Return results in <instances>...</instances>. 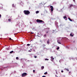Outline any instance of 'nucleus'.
<instances>
[{
  "label": "nucleus",
  "instance_id": "obj_1",
  "mask_svg": "<svg viewBox=\"0 0 77 77\" xmlns=\"http://www.w3.org/2000/svg\"><path fill=\"white\" fill-rule=\"evenodd\" d=\"M23 13L25 14V15H29V14H30V12L28 10H24L23 11Z\"/></svg>",
  "mask_w": 77,
  "mask_h": 77
},
{
  "label": "nucleus",
  "instance_id": "obj_2",
  "mask_svg": "<svg viewBox=\"0 0 77 77\" xmlns=\"http://www.w3.org/2000/svg\"><path fill=\"white\" fill-rule=\"evenodd\" d=\"M36 22L37 23H44V21L42 20H40L39 19H37L36 20Z\"/></svg>",
  "mask_w": 77,
  "mask_h": 77
},
{
  "label": "nucleus",
  "instance_id": "obj_3",
  "mask_svg": "<svg viewBox=\"0 0 77 77\" xmlns=\"http://www.w3.org/2000/svg\"><path fill=\"white\" fill-rule=\"evenodd\" d=\"M26 75H27V73H23L22 74V77H24V76H25Z\"/></svg>",
  "mask_w": 77,
  "mask_h": 77
},
{
  "label": "nucleus",
  "instance_id": "obj_4",
  "mask_svg": "<svg viewBox=\"0 0 77 77\" xmlns=\"http://www.w3.org/2000/svg\"><path fill=\"white\" fill-rule=\"evenodd\" d=\"M50 8H51V12H53V7L52 6H50Z\"/></svg>",
  "mask_w": 77,
  "mask_h": 77
},
{
  "label": "nucleus",
  "instance_id": "obj_5",
  "mask_svg": "<svg viewBox=\"0 0 77 77\" xmlns=\"http://www.w3.org/2000/svg\"><path fill=\"white\" fill-rule=\"evenodd\" d=\"M47 43L48 44H49V43H50V39H48V41L47 42Z\"/></svg>",
  "mask_w": 77,
  "mask_h": 77
},
{
  "label": "nucleus",
  "instance_id": "obj_6",
  "mask_svg": "<svg viewBox=\"0 0 77 77\" xmlns=\"http://www.w3.org/2000/svg\"><path fill=\"white\" fill-rule=\"evenodd\" d=\"M65 70H66V71H69V69H68V68H65V69H64Z\"/></svg>",
  "mask_w": 77,
  "mask_h": 77
},
{
  "label": "nucleus",
  "instance_id": "obj_7",
  "mask_svg": "<svg viewBox=\"0 0 77 77\" xmlns=\"http://www.w3.org/2000/svg\"><path fill=\"white\" fill-rule=\"evenodd\" d=\"M68 19L70 21H72V20L71 19V18H69V17L68 18Z\"/></svg>",
  "mask_w": 77,
  "mask_h": 77
},
{
  "label": "nucleus",
  "instance_id": "obj_8",
  "mask_svg": "<svg viewBox=\"0 0 77 77\" xmlns=\"http://www.w3.org/2000/svg\"><path fill=\"white\" fill-rule=\"evenodd\" d=\"M57 42L58 43V44H61V43L60 42V41L59 40L57 41Z\"/></svg>",
  "mask_w": 77,
  "mask_h": 77
},
{
  "label": "nucleus",
  "instance_id": "obj_9",
  "mask_svg": "<svg viewBox=\"0 0 77 77\" xmlns=\"http://www.w3.org/2000/svg\"><path fill=\"white\" fill-rule=\"evenodd\" d=\"M44 68V66H42L41 68V69H43Z\"/></svg>",
  "mask_w": 77,
  "mask_h": 77
},
{
  "label": "nucleus",
  "instance_id": "obj_10",
  "mask_svg": "<svg viewBox=\"0 0 77 77\" xmlns=\"http://www.w3.org/2000/svg\"><path fill=\"white\" fill-rule=\"evenodd\" d=\"M13 52H14V51H10V54H12V53H13Z\"/></svg>",
  "mask_w": 77,
  "mask_h": 77
},
{
  "label": "nucleus",
  "instance_id": "obj_11",
  "mask_svg": "<svg viewBox=\"0 0 77 77\" xmlns=\"http://www.w3.org/2000/svg\"><path fill=\"white\" fill-rule=\"evenodd\" d=\"M51 59H52V60H54V59L53 58V56H51Z\"/></svg>",
  "mask_w": 77,
  "mask_h": 77
},
{
  "label": "nucleus",
  "instance_id": "obj_12",
  "mask_svg": "<svg viewBox=\"0 0 77 77\" xmlns=\"http://www.w3.org/2000/svg\"><path fill=\"white\" fill-rule=\"evenodd\" d=\"M70 36H72V37L74 35H72V34H70Z\"/></svg>",
  "mask_w": 77,
  "mask_h": 77
},
{
  "label": "nucleus",
  "instance_id": "obj_13",
  "mask_svg": "<svg viewBox=\"0 0 77 77\" xmlns=\"http://www.w3.org/2000/svg\"><path fill=\"white\" fill-rule=\"evenodd\" d=\"M40 5V6H41V5H42L43 4H42V2L40 4H39Z\"/></svg>",
  "mask_w": 77,
  "mask_h": 77
},
{
  "label": "nucleus",
  "instance_id": "obj_14",
  "mask_svg": "<svg viewBox=\"0 0 77 77\" xmlns=\"http://www.w3.org/2000/svg\"><path fill=\"white\" fill-rule=\"evenodd\" d=\"M73 6V5L71 4L70 5V8H71V7H72V6Z\"/></svg>",
  "mask_w": 77,
  "mask_h": 77
},
{
  "label": "nucleus",
  "instance_id": "obj_15",
  "mask_svg": "<svg viewBox=\"0 0 77 77\" xmlns=\"http://www.w3.org/2000/svg\"><path fill=\"white\" fill-rule=\"evenodd\" d=\"M63 18H64V19H66V18H66V16H64V17H63Z\"/></svg>",
  "mask_w": 77,
  "mask_h": 77
},
{
  "label": "nucleus",
  "instance_id": "obj_16",
  "mask_svg": "<svg viewBox=\"0 0 77 77\" xmlns=\"http://www.w3.org/2000/svg\"><path fill=\"white\" fill-rule=\"evenodd\" d=\"M49 60V59H48L47 58L45 59V60Z\"/></svg>",
  "mask_w": 77,
  "mask_h": 77
},
{
  "label": "nucleus",
  "instance_id": "obj_17",
  "mask_svg": "<svg viewBox=\"0 0 77 77\" xmlns=\"http://www.w3.org/2000/svg\"><path fill=\"white\" fill-rule=\"evenodd\" d=\"M48 73H47V72H46L44 73V74H45V75H46V74H47Z\"/></svg>",
  "mask_w": 77,
  "mask_h": 77
},
{
  "label": "nucleus",
  "instance_id": "obj_18",
  "mask_svg": "<svg viewBox=\"0 0 77 77\" xmlns=\"http://www.w3.org/2000/svg\"><path fill=\"white\" fill-rule=\"evenodd\" d=\"M8 21H9L10 22V21H11V19H9L8 20Z\"/></svg>",
  "mask_w": 77,
  "mask_h": 77
},
{
  "label": "nucleus",
  "instance_id": "obj_19",
  "mask_svg": "<svg viewBox=\"0 0 77 77\" xmlns=\"http://www.w3.org/2000/svg\"><path fill=\"white\" fill-rule=\"evenodd\" d=\"M57 50H59V47H58L57 48Z\"/></svg>",
  "mask_w": 77,
  "mask_h": 77
},
{
  "label": "nucleus",
  "instance_id": "obj_20",
  "mask_svg": "<svg viewBox=\"0 0 77 77\" xmlns=\"http://www.w3.org/2000/svg\"><path fill=\"white\" fill-rule=\"evenodd\" d=\"M38 13H39V11H36V14H38Z\"/></svg>",
  "mask_w": 77,
  "mask_h": 77
},
{
  "label": "nucleus",
  "instance_id": "obj_21",
  "mask_svg": "<svg viewBox=\"0 0 77 77\" xmlns=\"http://www.w3.org/2000/svg\"><path fill=\"white\" fill-rule=\"evenodd\" d=\"M27 46H30V44H28L27 45Z\"/></svg>",
  "mask_w": 77,
  "mask_h": 77
},
{
  "label": "nucleus",
  "instance_id": "obj_22",
  "mask_svg": "<svg viewBox=\"0 0 77 77\" xmlns=\"http://www.w3.org/2000/svg\"><path fill=\"white\" fill-rule=\"evenodd\" d=\"M9 40H12V39H11V38H9Z\"/></svg>",
  "mask_w": 77,
  "mask_h": 77
},
{
  "label": "nucleus",
  "instance_id": "obj_23",
  "mask_svg": "<svg viewBox=\"0 0 77 77\" xmlns=\"http://www.w3.org/2000/svg\"><path fill=\"white\" fill-rule=\"evenodd\" d=\"M46 36V34H45L44 35V37H45Z\"/></svg>",
  "mask_w": 77,
  "mask_h": 77
},
{
  "label": "nucleus",
  "instance_id": "obj_24",
  "mask_svg": "<svg viewBox=\"0 0 77 77\" xmlns=\"http://www.w3.org/2000/svg\"><path fill=\"white\" fill-rule=\"evenodd\" d=\"M28 52H32V51L30 50H29L28 51Z\"/></svg>",
  "mask_w": 77,
  "mask_h": 77
},
{
  "label": "nucleus",
  "instance_id": "obj_25",
  "mask_svg": "<svg viewBox=\"0 0 77 77\" xmlns=\"http://www.w3.org/2000/svg\"><path fill=\"white\" fill-rule=\"evenodd\" d=\"M16 59H17V60L18 59V57H16Z\"/></svg>",
  "mask_w": 77,
  "mask_h": 77
},
{
  "label": "nucleus",
  "instance_id": "obj_26",
  "mask_svg": "<svg viewBox=\"0 0 77 77\" xmlns=\"http://www.w3.org/2000/svg\"><path fill=\"white\" fill-rule=\"evenodd\" d=\"M33 72H35V70H33Z\"/></svg>",
  "mask_w": 77,
  "mask_h": 77
},
{
  "label": "nucleus",
  "instance_id": "obj_27",
  "mask_svg": "<svg viewBox=\"0 0 77 77\" xmlns=\"http://www.w3.org/2000/svg\"><path fill=\"white\" fill-rule=\"evenodd\" d=\"M34 57L35 58H36V57H36V56H34Z\"/></svg>",
  "mask_w": 77,
  "mask_h": 77
},
{
  "label": "nucleus",
  "instance_id": "obj_28",
  "mask_svg": "<svg viewBox=\"0 0 77 77\" xmlns=\"http://www.w3.org/2000/svg\"><path fill=\"white\" fill-rule=\"evenodd\" d=\"M2 17V15H1V14H0V18H1Z\"/></svg>",
  "mask_w": 77,
  "mask_h": 77
},
{
  "label": "nucleus",
  "instance_id": "obj_29",
  "mask_svg": "<svg viewBox=\"0 0 77 77\" xmlns=\"http://www.w3.org/2000/svg\"><path fill=\"white\" fill-rule=\"evenodd\" d=\"M61 72H63V70H62Z\"/></svg>",
  "mask_w": 77,
  "mask_h": 77
},
{
  "label": "nucleus",
  "instance_id": "obj_30",
  "mask_svg": "<svg viewBox=\"0 0 77 77\" xmlns=\"http://www.w3.org/2000/svg\"><path fill=\"white\" fill-rule=\"evenodd\" d=\"M42 77H45V75H44V76H43Z\"/></svg>",
  "mask_w": 77,
  "mask_h": 77
},
{
  "label": "nucleus",
  "instance_id": "obj_31",
  "mask_svg": "<svg viewBox=\"0 0 77 77\" xmlns=\"http://www.w3.org/2000/svg\"><path fill=\"white\" fill-rule=\"evenodd\" d=\"M33 32H31V34H33Z\"/></svg>",
  "mask_w": 77,
  "mask_h": 77
},
{
  "label": "nucleus",
  "instance_id": "obj_32",
  "mask_svg": "<svg viewBox=\"0 0 77 77\" xmlns=\"http://www.w3.org/2000/svg\"><path fill=\"white\" fill-rule=\"evenodd\" d=\"M74 2H75V0H73Z\"/></svg>",
  "mask_w": 77,
  "mask_h": 77
},
{
  "label": "nucleus",
  "instance_id": "obj_33",
  "mask_svg": "<svg viewBox=\"0 0 77 77\" xmlns=\"http://www.w3.org/2000/svg\"><path fill=\"white\" fill-rule=\"evenodd\" d=\"M12 6H14V4H13Z\"/></svg>",
  "mask_w": 77,
  "mask_h": 77
},
{
  "label": "nucleus",
  "instance_id": "obj_34",
  "mask_svg": "<svg viewBox=\"0 0 77 77\" xmlns=\"http://www.w3.org/2000/svg\"><path fill=\"white\" fill-rule=\"evenodd\" d=\"M48 33V32H46V33Z\"/></svg>",
  "mask_w": 77,
  "mask_h": 77
},
{
  "label": "nucleus",
  "instance_id": "obj_35",
  "mask_svg": "<svg viewBox=\"0 0 77 77\" xmlns=\"http://www.w3.org/2000/svg\"><path fill=\"white\" fill-rule=\"evenodd\" d=\"M70 72H69V73H70Z\"/></svg>",
  "mask_w": 77,
  "mask_h": 77
},
{
  "label": "nucleus",
  "instance_id": "obj_36",
  "mask_svg": "<svg viewBox=\"0 0 77 77\" xmlns=\"http://www.w3.org/2000/svg\"><path fill=\"white\" fill-rule=\"evenodd\" d=\"M30 50H32V49H30Z\"/></svg>",
  "mask_w": 77,
  "mask_h": 77
}]
</instances>
